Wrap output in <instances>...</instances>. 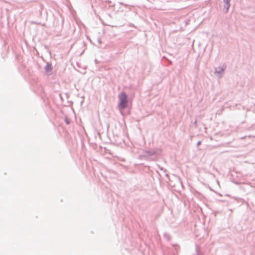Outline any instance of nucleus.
Returning a JSON list of instances; mask_svg holds the SVG:
<instances>
[{
	"label": "nucleus",
	"instance_id": "1",
	"mask_svg": "<svg viewBox=\"0 0 255 255\" xmlns=\"http://www.w3.org/2000/svg\"><path fill=\"white\" fill-rule=\"evenodd\" d=\"M226 69V66L224 64H221L215 68L214 73L218 79H221L223 77Z\"/></svg>",
	"mask_w": 255,
	"mask_h": 255
},
{
	"label": "nucleus",
	"instance_id": "2",
	"mask_svg": "<svg viewBox=\"0 0 255 255\" xmlns=\"http://www.w3.org/2000/svg\"><path fill=\"white\" fill-rule=\"evenodd\" d=\"M128 100L126 97H123L120 100V107L124 109L127 107Z\"/></svg>",
	"mask_w": 255,
	"mask_h": 255
},
{
	"label": "nucleus",
	"instance_id": "3",
	"mask_svg": "<svg viewBox=\"0 0 255 255\" xmlns=\"http://www.w3.org/2000/svg\"><path fill=\"white\" fill-rule=\"evenodd\" d=\"M45 70L46 73L48 74H50L51 71L52 70V66L50 64L47 63L45 66Z\"/></svg>",
	"mask_w": 255,
	"mask_h": 255
},
{
	"label": "nucleus",
	"instance_id": "4",
	"mask_svg": "<svg viewBox=\"0 0 255 255\" xmlns=\"http://www.w3.org/2000/svg\"><path fill=\"white\" fill-rule=\"evenodd\" d=\"M230 0H223L224 2L226 4V11H227L230 6Z\"/></svg>",
	"mask_w": 255,
	"mask_h": 255
},
{
	"label": "nucleus",
	"instance_id": "5",
	"mask_svg": "<svg viewBox=\"0 0 255 255\" xmlns=\"http://www.w3.org/2000/svg\"><path fill=\"white\" fill-rule=\"evenodd\" d=\"M121 96H126V95L125 94H122Z\"/></svg>",
	"mask_w": 255,
	"mask_h": 255
}]
</instances>
